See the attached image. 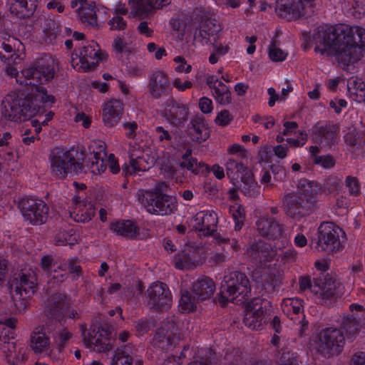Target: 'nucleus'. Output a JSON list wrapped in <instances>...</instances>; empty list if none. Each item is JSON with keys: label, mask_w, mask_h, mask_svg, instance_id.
<instances>
[{"label": "nucleus", "mask_w": 365, "mask_h": 365, "mask_svg": "<svg viewBox=\"0 0 365 365\" xmlns=\"http://www.w3.org/2000/svg\"><path fill=\"white\" fill-rule=\"evenodd\" d=\"M18 208L31 224L41 225L47 220L48 207L40 199L23 197L19 200Z\"/></svg>", "instance_id": "9b49d317"}, {"label": "nucleus", "mask_w": 365, "mask_h": 365, "mask_svg": "<svg viewBox=\"0 0 365 365\" xmlns=\"http://www.w3.org/2000/svg\"><path fill=\"white\" fill-rule=\"evenodd\" d=\"M110 228L116 234L128 237L135 236L137 232L135 225L129 220L113 222Z\"/></svg>", "instance_id": "c9c22d12"}, {"label": "nucleus", "mask_w": 365, "mask_h": 365, "mask_svg": "<svg viewBox=\"0 0 365 365\" xmlns=\"http://www.w3.org/2000/svg\"><path fill=\"white\" fill-rule=\"evenodd\" d=\"M316 193V185L308 180H304L299 184V203H312V200Z\"/></svg>", "instance_id": "e433bc0d"}, {"label": "nucleus", "mask_w": 365, "mask_h": 365, "mask_svg": "<svg viewBox=\"0 0 365 365\" xmlns=\"http://www.w3.org/2000/svg\"><path fill=\"white\" fill-rule=\"evenodd\" d=\"M207 84L217 103L227 105L231 102V93L227 86L219 81L216 76H211L208 77Z\"/></svg>", "instance_id": "cd10ccee"}, {"label": "nucleus", "mask_w": 365, "mask_h": 365, "mask_svg": "<svg viewBox=\"0 0 365 365\" xmlns=\"http://www.w3.org/2000/svg\"><path fill=\"white\" fill-rule=\"evenodd\" d=\"M227 152L230 155H236L240 158H245L247 157L248 151L244 146L234 143L227 147Z\"/></svg>", "instance_id": "8fccbe9b"}, {"label": "nucleus", "mask_w": 365, "mask_h": 365, "mask_svg": "<svg viewBox=\"0 0 365 365\" xmlns=\"http://www.w3.org/2000/svg\"><path fill=\"white\" fill-rule=\"evenodd\" d=\"M170 25L178 32V36L181 38L191 33L192 25L187 19L173 17L170 21Z\"/></svg>", "instance_id": "58836bf2"}, {"label": "nucleus", "mask_w": 365, "mask_h": 365, "mask_svg": "<svg viewBox=\"0 0 365 365\" xmlns=\"http://www.w3.org/2000/svg\"><path fill=\"white\" fill-rule=\"evenodd\" d=\"M225 165L230 182L245 195L251 197L259 192V187L250 169L231 158Z\"/></svg>", "instance_id": "423d86ee"}, {"label": "nucleus", "mask_w": 365, "mask_h": 365, "mask_svg": "<svg viewBox=\"0 0 365 365\" xmlns=\"http://www.w3.org/2000/svg\"><path fill=\"white\" fill-rule=\"evenodd\" d=\"M173 61L176 64L175 69L177 72L187 73L191 71V65L187 63L181 56H176Z\"/></svg>", "instance_id": "5fc2aeb1"}, {"label": "nucleus", "mask_w": 365, "mask_h": 365, "mask_svg": "<svg viewBox=\"0 0 365 365\" xmlns=\"http://www.w3.org/2000/svg\"><path fill=\"white\" fill-rule=\"evenodd\" d=\"M37 0H15L10 10L20 18L29 17L36 7Z\"/></svg>", "instance_id": "7c9ffc66"}, {"label": "nucleus", "mask_w": 365, "mask_h": 365, "mask_svg": "<svg viewBox=\"0 0 365 365\" xmlns=\"http://www.w3.org/2000/svg\"><path fill=\"white\" fill-rule=\"evenodd\" d=\"M199 302L200 301L190 292H185L180 297L179 309L182 312L189 313L196 309Z\"/></svg>", "instance_id": "4c0bfd02"}, {"label": "nucleus", "mask_w": 365, "mask_h": 365, "mask_svg": "<svg viewBox=\"0 0 365 365\" xmlns=\"http://www.w3.org/2000/svg\"><path fill=\"white\" fill-rule=\"evenodd\" d=\"M212 44V50L209 57V62L211 64L216 63L222 57L228 53L232 48V41H217V38L210 43Z\"/></svg>", "instance_id": "2f4dec72"}, {"label": "nucleus", "mask_w": 365, "mask_h": 365, "mask_svg": "<svg viewBox=\"0 0 365 365\" xmlns=\"http://www.w3.org/2000/svg\"><path fill=\"white\" fill-rule=\"evenodd\" d=\"M71 334L68 331H61L56 339L58 348L60 349L64 346L66 343L71 339Z\"/></svg>", "instance_id": "680f3d73"}, {"label": "nucleus", "mask_w": 365, "mask_h": 365, "mask_svg": "<svg viewBox=\"0 0 365 365\" xmlns=\"http://www.w3.org/2000/svg\"><path fill=\"white\" fill-rule=\"evenodd\" d=\"M301 289H309L314 294L322 299H326L335 294L336 284L332 278L327 274H322L319 279L312 282L309 277H302L299 279Z\"/></svg>", "instance_id": "ddd939ff"}, {"label": "nucleus", "mask_w": 365, "mask_h": 365, "mask_svg": "<svg viewBox=\"0 0 365 365\" xmlns=\"http://www.w3.org/2000/svg\"><path fill=\"white\" fill-rule=\"evenodd\" d=\"M344 232L332 222H324L319 227L316 249L319 251L336 252L344 247Z\"/></svg>", "instance_id": "6e6552de"}, {"label": "nucleus", "mask_w": 365, "mask_h": 365, "mask_svg": "<svg viewBox=\"0 0 365 365\" xmlns=\"http://www.w3.org/2000/svg\"><path fill=\"white\" fill-rule=\"evenodd\" d=\"M215 291V284L212 279L208 277H200L194 282L192 289L190 292L201 302L211 298Z\"/></svg>", "instance_id": "bb28decb"}, {"label": "nucleus", "mask_w": 365, "mask_h": 365, "mask_svg": "<svg viewBox=\"0 0 365 365\" xmlns=\"http://www.w3.org/2000/svg\"><path fill=\"white\" fill-rule=\"evenodd\" d=\"M344 344V336L340 329L327 328L319 333L315 346L319 351L330 356L338 354Z\"/></svg>", "instance_id": "f8f14e48"}, {"label": "nucleus", "mask_w": 365, "mask_h": 365, "mask_svg": "<svg viewBox=\"0 0 365 365\" xmlns=\"http://www.w3.org/2000/svg\"><path fill=\"white\" fill-rule=\"evenodd\" d=\"M344 140L349 145H354L358 143V134L354 129L349 130L344 135Z\"/></svg>", "instance_id": "69168bd1"}, {"label": "nucleus", "mask_w": 365, "mask_h": 365, "mask_svg": "<svg viewBox=\"0 0 365 365\" xmlns=\"http://www.w3.org/2000/svg\"><path fill=\"white\" fill-rule=\"evenodd\" d=\"M286 140L291 146L300 147L306 143L307 137L302 132L297 130V124L294 122L284 123L282 134L277 136V141L281 143Z\"/></svg>", "instance_id": "b1692460"}, {"label": "nucleus", "mask_w": 365, "mask_h": 365, "mask_svg": "<svg viewBox=\"0 0 365 365\" xmlns=\"http://www.w3.org/2000/svg\"><path fill=\"white\" fill-rule=\"evenodd\" d=\"M0 43L1 48L7 53L11 52L13 47L17 48V49L19 50L20 46H22L20 41L10 36L6 39H0Z\"/></svg>", "instance_id": "3c124183"}, {"label": "nucleus", "mask_w": 365, "mask_h": 365, "mask_svg": "<svg viewBox=\"0 0 365 365\" xmlns=\"http://www.w3.org/2000/svg\"><path fill=\"white\" fill-rule=\"evenodd\" d=\"M71 7L76 9L78 17L80 21L88 26H96L97 24V13L101 10L108 14V9L104 7L97 9L94 1L87 0H74L71 2Z\"/></svg>", "instance_id": "dca6fc26"}, {"label": "nucleus", "mask_w": 365, "mask_h": 365, "mask_svg": "<svg viewBox=\"0 0 365 365\" xmlns=\"http://www.w3.org/2000/svg\"><path fill=\"white\" fill-rule=\"evenodd\" d=\"M257 225L262 235L272 236L279 232L278 225L268 219H260L257 221Z\"/></svg>", "instance_id": "a19ab883"}, {"label": "nucleus", "mask_w": 365, "mask_h": 365, "mask_svg": "<svg viewBox=\"0 0 365 365\" xmlns=\"http://www.w3.org/2000/svg\"><path fill=\"white\" fill-rule=\"evenodd\" d=\"M314 162L323 168H331L334 166L335 161L331 155L314 156Z\"/></svg>", "instance_id": "864d4df0"}, {"label": "nucleus", "mask_w": 365, "mask_h": 365, "mask_svg": "<svg viewBox=\"0 0 365 365\" xmlns=\"http://www.w3.org/2000/svg\"><path fill=\"white\" fill-rule=\"evenodd\" d=\"M158 160L157 153L146 148H141L139 145L133 146L130 151V164L122 167L125 175H133L140 171H146L152 167Z\"/></svg>", "instance_id": "9d476101"}, {"label": "nucleus", "mask_w": 365, "mask_h": 365, "mask_svg": "<svg viewBox=\"0 0 365 365\" xmlns=\"http://www.w3.org/2000/svg\"><path fill=\"white\" fill-rule=\"evenodd\" d=\"M74 210L71 212V217L78 222L85 223L91 220L96 212V207L91 201L86 200L81 196L73 197Z\"/></svg>", "instance_id": "6ab92c4d"}, {"label": "nucleus", "mask_w": 365, "mask_h": 365, "mask_svg": "<svg viewBox=\"0 0 365 365\" xmlns=\"http://www.w3.org/2000/svg\"><path fill=\"white\" fill-rule=\"evenodd\" d=\"M148 295L151 303L158 308L168 307L171 304V293L163 283H153L148 289Z\"/></svg>", "instance_id": "412c9836"}, {"label": "nucleus", "mask_w": 365, "mask_h": 365, "mask_svg": "<svg viewBox=\"0 0 365 365\" xmlns=\"http://www.w3.org/2000/svg\"><path fill=\"white\" fill-rule=\"evenodd\" d=\"M173 86L178 91H184L186 89L190 88L192 86V83L187 79L182 81L181 79L177 78L173 81Z\"/></svg>", "instance_id": "e2e57ef3"}, {"label": "nucleus", "mask_w": 365, "mask_h": 365, "mask_svg": "<svg viewBox=\"0 0 365 365\" xmlns=\"http://www.w3.org/2000/svg\"><path fill=\"white\" fill-rule=\"evenodd\" d=\"M82 336L83 345L91 350L104 352L108 351L111 347V340L108 337L107 331L104 329L98 330L95 327L91 328L88 331L82 329Z\"/></svg>", "instance_id": "2eb2a0df"}, {"label": "nucleus", "mask_w": 365, "mask_h": 365, "mask_svg": "<svg viewBox=\"0 0 365 365\" xmlns=\"http://www.w3.org/2000/svg\"><path fill=\"white\" fill-rule=\"evenodd\" d=\"M346 185L349 192L351 195H357L360 191L358 180L354 177H347L346 179Z\"/></svg>", "instance_id": "4d7b16f0"}, {"label": "nucleus", "mask_w": 365, "mask_h": 365, "mask_svg": "<svg viewBox=\"0 0 365 365\" xmlns=\"http://www.w3.org/2000/svg\"><path fill=\"white\" fill-rule=\"evenodd\" d=\"M277 10L281 16L287 19L309 16L312 13L302 0H277Z\"/></svg>", "instance_id": "a211bd4d"}, {"label": "nucleus", "mask_w": 365, "mask_h": 365, "mask_svg": "<svg viewBox=\"0 0 365 365\" xmlns=\"http://www.w3.org/2000/svg\"><path fill=\"white\" fill-rule=\"evenodd\" d=\"M190 223L193 229L202 232L203 235H209L217 223V215L212 212L200 211L191 219Z\"/></svg>", "instance_id": "aec40b11"}, {"label": "nucleus", "mask_w": 365, "mask_h": 365, "mask_svg": "<svg viewBox=\"0 0 365 365\" xmlns=\"http://www.w3.org/2000/svg\"><path fill=\"white\" fill-rule=\"evenodd\" d=\"M31 346L34 352L47 354L50 348V340L45 332L35 330L31 335Z\"/></svg>", "instance_id": "c756f323"}, {"label": "nucleus", "mask_w": 365, "mask_h": 365, "mask_svg": "<svg viewBox=\"0 0 365 365\" xmlns=\"http://www.w3.org/2000/svg\"><path fill=\"white\" fill-rule=\"evenodd\" d=\"M247 252L250 255L252 256L255 259H259L260 263L263 261L268 260V257L272 255V251L271 252H268L267 251H258V248L257 246H252L247 250Z\"/></svg>", "instance_id": "603ef678"}, {"label": "nucleus", "mask_w": 365, "mask_h": 365, "mask_svg": "<svg viewBox=\"0 0 365 365\" xmlns=\"http://www.w3.org/2000/svg\"><path fill=\"white\" fill-rule=\"evenodd\" d=\"M132 358L129 355L128 349H118L116 350L110 365H131Z\"/></svg>", "instance_id": "79ce46f5"}, {"label": "nucleus", "mask_w": 365, "mask_h": 365, "mask_svg": "<svg viewBox=\"0 0 365 365\" xmlns=\"http://www.w3.org/2000/svg\"><path fill=\"white\" fill-rule=\"evenodd\" d=\"M123 106L118 100H111L104 103L103 107V120L109 128L116 125L120 118Z\"/></svg>", "instance_id": "393cba45"}, {"label": "nucleus", "mask_w": 365, "mask_h": 365, "mask_svg": "<svg viewBox=\"0 0 365 365\" xmlns=\"http://www.w3.org/2000/svg\"><path fill=\"white\" fill-rule=\"evenodd\" d=\"M230 212L232 216V218L235 221V227L236 230H240L245 218L244 210L241 207L240 205L237 202H235L233 205L230 206Z\"/></svg>", "instance_id": "a18cd8bd"}, {"label": "nucleus", "mask_w": 365, "mask_h": 365, "mask_svg": "<svg viewBox=\"0 0 365 365\" xmlns=\"http://www.w3.org/2000/svg\"><path fill=\"white\" fill-rule=\"evenodd\" d=\"M74 120L85 128H89L92 121L91 118L83 112H78L76 115Z\"/></svg>", "instance_id": "13d9d810"}, {"label": "nucleus", "mask_w": 365, "mask_h": 365, "mask_svg": "<svg viewBox=\"0 0 365 365\" xmlns=\"http://www.w3.org/2000/svg\"><path fill=\"white\" fill-rule=\"evenodd\" d=\"M250 291L249 281L242 274H234L225 277L220 291L219 302L225 305L228 302H242Z\"/></svg>", "instance_id": "0eeeda50"}, {"label": "nucleus", "mask_w": 365, "mask_h": 365, "mask_svg": "<svg viewBox=\"0 0 365 365\" xmlns=\"http://www.w3.org/2000/svg\"><path fill=\"white\" fill-rule=\"evenodd\" d=\"M204 262L203 250L190 245H186L182 252H179L173 259L175 267L179 269H192Z\"/></svg>", "instance_id": "4468645a"}, {"label": "nucleus", "mask_w": 365, "mask_h": 365, "mask_svg": "<svg viewBox=\"0 0 365 365\" xmlns=\"http://www.w3.org/2000/svg\"><path fill=\"white\" fill-rule=\"evenodd\" d=\"M105 163L106 168L108 167L110 172L112 173L113 174H116L120 171V166L116 158L113 155L110 154L108 156L106 155Z\"/></svg>", "instance_id": "6e6d98bb"}, {"label": "nucleus", "mask_w": 365, "mask_h": 365, "mask_svg": "<svg viewBox=\"0 0 365 365\" xmlns=\"http://www.w3.org/2000/svg\"><path fill=\"white\" fill-rule=\"evenodd\" d=\"M54 61L49 59L46 65L38 66L36 69L28 68L16 74V81L25 86L24 98L16 93L8 94L2 101L0 113L5 120L17 121L26 119L41 112L44 106L54 103V97L48 95L40 85L54 76Z\"/></svg>", "instance_id": "f257e3e1"}, {"label": "nucleus", "mask_w": 365, "mask_h": 365, "mask_svg": "<svg viewBox=\"0 0 365 365\" xmlns=\"http://www.w3.org/2000/svg\"><path fill=\"white\" fill-rule=\"evenodd\" d=\"M108 25L110 30L113 31H123L127 27V21L122 16L115 15L112 17L108 21Z\"/></svg>", "instance_id": "09e8293b"}, {"label": "nucleus", "mask_w": 365, "mask_h": 365, "mask_svg": "<svg viewBox=\"0 0 365 365\" xmlns=\"http://www.w3.org/2000/svg\"><path fill=\"white\" fill-rule=\"evenodd\" d=\"M259 156L262 161L269 163L272 156L271 148L269 145L262 147L259 151Z\"/></svg>", "instance_id": "0e129e2a"}, {"label": "nucleus", "mask_w": 365, "mask_h": 365, "mask_svg": "<svg viewBox=\"0 0 365 365\" xmlns=\"http://www.w3.org/2000/svg\"><path fill=\"white\" fill-rule=\"evenodd\" d=\"M314 51L329 58H334L339 66L347 69L361 56L365 46V29L345 26L334 31L318 32L313 36Z\"/></svg>", "instance_id": "f03ea898"}, {"label": "nucleus", "mask_w": 365, "mask_h": 365, "mask_svg": "<svg viewBox=\"0 0 365 365\" xmlns=\"http://www.w3.org/2000/svg\"><path fill=\"white\" fill-rule=\"evenodd\" d=\"M132 32H124L116 35L112 41V51L117 56L130 53L134 48Z\"/></svg>", "instance_id": "c85d7f7f"}, {"label": "nucleus", "mask_w": 365, "mask_h": 365, "mask_svg": "<svg viewBox=\"0 0 365 365\" xmlns=\"http://www.w3.org/2000/svg\"><path fill=\"white\" fill-rule=\"evenodd\" d=\"M199 107L204 113H210L213 110V105L211 99L207 97H202L199 101Z\"/></svg>", "instance_id": "bf43d9fd"}, {"label": "nucleus", "mask_w": 365, "mask_h": 365, "mask_svg": "<svg viewBox=\"0 0 365 365\" xmlns=\"http://www.w3.org/2000/svg\"><path fill=\"white\" fill-rule=\"evenodd\" d=\"M81 160L83 153L78 150L56 148L50 157L51 173L56 178H65L73 172H81L84 170Z\"/></svg>", "instance_id": "7ed1b4c3"}, {"label": "nucleus", "mask_w": 365, "mask_h": 365, "mask_svg": "<svg viewBox=\"0 0 365 365\" xmlns=\"http://www.w3.org/2000/svg\"><path fill=\"white\" fill-rule=\"evenodd\" d=\"M350 365H365V353L357 352L353 354L350 359Z\"/></svg>", "instance_id": "338daca9"}, {"label": "nucleus", "mask_w": 365, "mask_h": 365, "mask_svg": "<svg viewBox=\"0 0 365 365\" xmlns=\"http://www.w3.org/2000/svg\"><path fill=\"white\" fill-rule=\"evenodd\" d=\"M295 361L293 354L289 352L283 353L279 359L280 365H295Z\"/></svg>", "instance_id": "774afa93"}, {"label": "nucleus", "mask_w": 365, "mask_h": 365, "mask_svg": "<svg viewBox=\"0 0 365 365\" xmlns=\"http://www.w3.org/2000/svg\"><path fill=\"white\" fill-rule=\"evenodd\" d=\"M180 166L187 168L193 173L197 174L203 169L205 165L198 163L195 159L191 158L190 155H185L183 157V160L180 163Z\"/></svg>", "instance_id": "49530a36"}, {"label": "nucleus", "mask_w": 365, "mask_h": 365, "mask_svg": "<svg viewBox=\"0 0 365 365\" xmlns=\"http://www.w3.org/2000/svg\"><path fill=\"white\" fill-rule=\"evenodd\" d=\"M128 6L130 18L137 17L140 19L150 14L148 0H129Z\"/></svg>", "instance_id": "f704fd0d"}, {"label": "nucleus", "mask_w": 365, "mask_h": 365, "mask_svg": "<svg viewBox=\"0 0 365 365\" xmlns=\"http://www.w3.org/2000/svg\"><path fill=\"white\" fill-rule=\"evenodd\" d=\"M168 86V79L166 75L162 72H156L150 79V92L151 95L157 98L166 91Z\"/></svg>", "instance_id": "72a5a7b5"}, {"label": "nucleus", "mask_w": 365, "mask_h": 365, "mask_svg": "<svg viewBox=\"0 0 365 365\" xmlns=\"http://www.w3.org/2000/svg\"><path fill=\"white\" fill-rule=\"evenodd\" d=\"M347 86L349 95L353 101L359 103L365 101V83L361 78H351Z\"/></svg>", "instance_id": "473e14b6"}, {"label": "nucleus", "mask_w": 365, "mask_h": 365, "mask_svg": "<svg viewBox=\"0 0 365 365\" xmlns=\"http://www.w3.org/2000/svg\"><path fill=\"white\" fill-rule=\"evenodd\" d=\"M233 120V115L228 110H222L217 113L215 123L220 126L225 127L228 125Z\"/></svg>", "instance_id": "de8ad7c7"}, {"label": "nucleus", "mask_w": 365, "mask_h": 365, "mask_svg": "<svg viewBox=\"0 0 365 365\" xmlns=\"http://www.w3.org/2000/svg\"><path fill=\"white\" fill-rule=\"evenodd\" d=\"M106 58L107 54L100 49L96 42L92 41L83 46L78 53L72 54L71 64L77 71L86 72Z\"/></svg>", "instance_id": "1a4fd4ad"}, {"label": "nucleus", "mask_w": 365, "mask_h": 365, "mask_svg": "<svg viewBox=\"0 0 365 365\" xmlns=\"http://www.w3.org/2000/svg\"><path fill=\"white\" fill-rule=\"evenodd\" d=\"M105 157L106 152L102 147H100L97 151H93L90 154L88 161L83 157V160H81V162L84 163V170L82 172L86 171V167L91 173L95 175L103 173L106 170Z\"/></svg>", "instance_id": "a878e982"}, {"label": "nucleus", "mask_w": 365, "mask_h": 365, "mask_svg": "<svg viewBox=\"0 0 365 365\" xmlns=\"http://www.w3.org/2000/svg\"><path fill=\"white\" fill-rule=\"evenodd\" d=\"M171 0H148L150 7V13L153 10H158L170 4Z\"/></svg>", "instance_id": "052dcab7"}, {"label": "nucleus", "mask_w": 365, "mask_h": 365, "mask_svg": "<svg viewBox=\"0 0 365 365\" xmlns=\"http://www.w3.org/2000/svg\"><path fill=\"white\" fill-rule=\"evenodd\" d=\"M199 36L202 44L211 43L221 31L220 24L215 19L207 16L202 18L199 24Z\"/></svg>", "instance_id": "5701e85b"}, {"label": "nucleus", "mask_w": 365, "mask_h": 365, "mask_svg": "<svg viewBox=\"0 0 365 365\" xmlns=\"http://www.w3.org/2000/svg\"><path fill=\"white\" fill-rule=\"evenodd\" d=\"M9 284L16 313H22L28 307V299L35 292L36 278L33 275L20 272L14 274Z\"/></svg>", "instance_id": "39448f33"}, {"label": "nucleus", "mask_w": 365, "mask_h": 365, "mask_svg": "<svg viewBox=\"0 0 365 365\" xmlns=\"http://www.w3.org/2000/svg\"><path fill=\"white\" fill-rule=\"evenodd\" d=\"M303 302L299 299H284L282 304V307L284 312L287 314L292 312L293 313H299L302 309Z\"/></svg>", "instance_id": "37998d69"}, {"label": "nucleus", "mask_w": 365, "mask_h": 365, "mask_svg": "<svg viewBox=\"0 0 365 365\" xmlns=\"http://www.w3.org/2000/svg\"><path fill=\"white\" fill-rule=\"evenodd\" d=\"M168 186L165 182H159L153 189L140 191L138 199L145 210L153 215H164L173 209L172 199L167 194Z\"/></svg>", "instance_id": "20e7f679"}, {"label": "nucleus", "mask_w": 365, "mask_h": 365, "mask_svg": "<svg viewBox=\"0 0 365 365\" xmlns=\"http://www.w3.org/2000/svg\"><path fill=\"white\" fill-rule=\"evenodd\" d=\"M268 56L271 61L279 62L284 61L288 55V52L281 48L276 43H271L268 48Z\"/></svg>", "instance_id": "c03bdc74"}, {"label": "nucleus", "mask_w": 365, "mask_h": 365, "mask_svg": "<svg viewBox=\"0 0 365 365\" xmlns=\"http://www.w3.org/2000/svg\"><path fill=\"white\" fill-rule=\"evenodd\" d=\"M16 322L14 318L6 319L0 328V349L6 357L11 356L16 349L12 330Z\"/></svg>", "instance_id": "4be33fe9"}, {"label": "nucleus", "mask_w": 365, "mask_h": 365, "mask_svg": "<svg viewBox=\"0 0 365 365\" xmlns=\"http://www.w3.org/2000/svg\"><path fill=\"white\" fill-rule=\"evenodd\" d=\"M269 302L262 299H254L245 308V323L252 329H258L264 322V314Z\"/></svg>", "instance_id": "f3484780"}, {"label": "nucleus", "mask_w": 365, "mask_h": 365, "mask_svg": "<svg viewBox=\"0 0 365 365\" xmlns=\"http://www.w3.org/2000/svg\"><path fill=\"white\" fill-rule=\"evenodd\" d=\"M190 135L193 140L201 143L209 138L210 130L208 127L203 122H197L193 125Z\"/></svg>", "instance_id": "ea45409f"}]
</instances>
